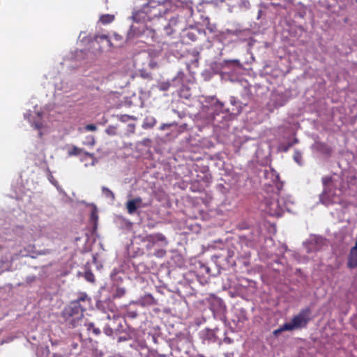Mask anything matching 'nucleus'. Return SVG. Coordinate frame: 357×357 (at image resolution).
Returning <instances> with one entry per match:
<instances>
[{
	"instance_id": "f257e3e1",
	"label": "nucleus",
	"mask_w": 357,
	"mask_h": 357,
	"mask_svg": "<svg viewBox=\"0 0 357 357\" xmlns=\"http://www.w3.org/2000/svg\"><path fill=\"white\" fill-rule=\"evenodd\" d=\"M84 310V306H79L76 302H70L61 312V316L67 324L71 327H75L78 321L82 317V312Z\"/></svg>"
},
{
	"instance_id": "f03ea898",
	"label": "nucleus",
	"mask_w": 357,
	"mask_h": 357,
	"mask_svg": "<svg viewBox=\"0 0 357 357\" xmlns=\"http://www.w3.org/2000/svg\"><path fill=\"white\" fill-rule=\"evenodd\" d=\"M290 204V202L281 204L279 195L274 193L270 200H266L265 211L269 215L280 216L284 210H289Z\"/></svg>"
},
{
	"instance_id": "7ed1b4c3",
	"label": "nucleus",
	"mask_w": 357,
	"mask_h": 357,
	"mask_svg": "<svg viewBox=\"0 0 357 357\" xmlns=\"http://www.w3.org/2000/svg\"><path fill=\"white\" fill-rule=\"evenodd\" d=\"M310 310L308 308L302 310L298 314L294 316L291 321L287 323L286 328L289 331H294L304 328L310 321Z\"/></svg>"
},
{
	"instance_id": "20e7f679",
	"label": "nucleus",
	"mask_w": 357,
	"mask_h": 357,
	"mask_svg": "<svg viewBox=\"0 0 357 357\" xmlns=\"http://www.w3.org/2000/svg\"><path fill=\"white\" fill-rule=\"evenodd\" d=\"M139 238L142 242L146 243V248L148 250L151 249L158 241L163 242L165 245H167L168 243L165 236L160 233L139 236Z\"/></svg>"
},
{
	"instance_id": "39448f33",
	"label": "nucleus",
	"mask_w": 357,
	"mask_h": 357,
	"mask_svg": "<svg viewBox=\"0 0 357 357\" xmlns=\"http://www.w3.org/2000/svg\"><path fill=\"white\" fill-rule=\"evenodd\" d=\"M146 206L142 202V199L140 197H136L135 199L128 200L126 203V208L129 214H133L136 212L137 208H143Z\"/></svg>"
},
{
	"instance_id": "423d86ee",
	"label": "nucleus",
	"mask_w": 357,
	"mask_h": 357,
	"mask_svg": "<svg viewBox=\"0 0 357 357\" xmlns=\"http://www.w3.org/2000/svg\"><path fill=\"white\" fill-rule=\"evenodd\" d=\"M135 303L141 305V306H148V305H153L157 304V301L154 298V297L151 294H144L143 296H141Z\"/></svg>"
},
{
	"instance_id": "0eeeda50",
	"label": "nucleus",
	"mask_w": 357,
	"mask_h": 357,
	"mask_svg": "<svg viewBox=\"0 0 357 357\" xmlns=\"http://www.w3.org/2000/svg\"><path fill=\"white\" fill-rule=\"evenodd\" d=\"M337 200L338 199L335 197L331 192L324 191L320 196L321 202L326 206L335 204L337 202Z\"/></svg>"
},
{
	"instance_id": "6e6552de",
	"label": "nucleus",
	"mask_w": 357,
	"mask_h": 357,
	"mask_svg": "<svg viewBox=\"0 0 357 357\" xmlns=\"http://www.w3.org/2000/svg\"><path fill=\"white\" fill-rule=\"evenodd\" d=\"M72 302H76L79 306H84V310L87 305L90 304L91 298L84 292H80L77 295V298Z\"/></svg>"
},
{
	"instance_id": "1a4fd4ad",
	"label": "nucleus",
	"mask_w": 357,
	"mask_h": 357,
	"mask_svg": "<svg viewBox=\"0 0 357 357\" xmlns=\"http://www.w3.org/2000/svg\"><path fill=\"white\" fill-rule=\"evenodd\" d=\"M156 119L153 116H146L143 121L142 127L144 129H150L156 124Z\"/></svg>"
},
{
	"instance_id": "9d476101",
	"label": "nucleus",
	"mask_w": 357,
	"mask_h": 357,
	"mask_svg": "<svg viewBox=\"0 0 357 357\" xmlns=\"http://www.w3.org/2000/svg\"><path fill=\"white\" fill-rule=\"evenodd\" d=\"M177 24V20L175 18H172L168 24L164 27L165 33L167 36H170L174 32V26H175Z\"/></svg>"
},
{
	"instance_id": "9b49d317",
	"label": "nucleus",
	"mask_w": 357,
	"mask_h": 357,
	"mask_svg": "<svg viewBox=\"0 0 357 357\" xmlns=\"http://www.w3.org/2000/svg\"><path fill=\"white\" fill-rule=\"evenodd\" d=\"M298 140L296 138H294L291 142L288 143H282L279 146V149L283 152H287L290 147H291L294 144H297Z\"/></svg>"
},
{
	"instance_id": "f8f14e48",
	"label": "nucleus",
	"mask_w": 357,
	"mask_h": 357,
	"mask_svg": "<svg viewBox=\"0 0 357 357\" xmlns=\"http://www.w3.org/2000/svg\"><path fill=\"white\" fill-rule=\"evenodd\" d=\"M317 149L324 154L329 155L331 153V149L324 143L317 142Z\"/></svg>"
},
{
	"instance_id": "ddd939ff",
	"label": "nucleus",
	"mask_w": 357,
	"mask_h": 357,
	"mask_svg": "<svg viewBox=\"0 0 357 357\" xmlns=\"http://www.w3.org/2000/svg\"><path fill=\"white\" fill-rule=\"evenodd\" d=\"M114 19V16L113 15H109V14H106V15H102L100 17V21L105 24H109L110 22H112Z\"/></svg>"
},
{
	"instance_id": "4468645a",
	"label": "nucleus",
	"mask_w": 357,
	"mask_h": 357,
	"mask_svg": "<svg viewBox=\"0 0 357 357\" xmlns=\"http://www.w3.org/2000/svg\"><path fill=\"white\" fill-rule=\"evenodd\" d=\"M102 191L103 195L106 197L110 198L112 201H114L115 199L114 194L113 193V192L112 190H110L107 187L103 186L102 188Z\"/></svg>"
},
{
	"instance_id": "2eb2a0df",
	"label": "nucleus",
	"mask_w": 357,
	"mask_h": 357,
	"mask_svg": "<svg viewBox=\"0 0 357 357\" xmlns=\"http://www.w3.org/2000/svg\"><path fill=\"white\" fill-rule=\"evenodd\" d=\"M197 30H190L187 32L186 37L192 41H195L197 39Z\"/></svg>"
},
{
	"instance_id": "dca6fc26",
	"label": "nucleus",
	"mask_w": 357,
	"mask_h": 357,
	"mask_svg": "<svg viewBox=\"0 0 357 357\" xmlns=\"http://www.w3.org/2000/svg\"><path fill=\"white\" fill-rule=\"evenodd\" d=\"M302 159H303L302 153L299 151L296 150L294 153V160H295V162L296 163H298L299 165H303Z\"/></svg>"
},
{
	"instance_id": "f3484780",
	"label": "nucleus",
	"mask_w": 357,
	"mask_h": 357,
	"mask_svg": "<svg viewBox=\"0 0 357 357\" xmlns=\"http://www.w3.org/2000/svg\"><path fill=\"white\" fill-rule=\"evenodd\" d=\"M87 330L90 331L92 330L93 333L98 335L100 333V330L96 327H95L94 324L92 322H89L85 324Z\"/></svg>"
},
{
	"instance_id": "a211bd4d",
	"label": "nucleus",
	"mask_w": 357,
	"mask_h": 357,
	"mask_svg": "<svg viewBox=\"0 0 357 357\" xmlns=\"http://www.w3.org/2000/svg\"><path fill=\"white\" fill-rule=\"evenodd\" d=\"M82 152H83L82 149H81L75 146H73L72 149L68 151V153L70 156H73V155H79Z\"/></svg>"
},
{
	"instance_id": "6ab92c4d",
	"label": "nucleus",
	"mask_w": 357,
	"mask_h": 357,
	"mask_svg": "<svg viewBox=\"0 0 357 357\" xmlns=\"http://www.w3.org/2000/svg\"><path fill=\"white\" fill-rule=\"evenodd\" d=\"M171 86L170 82H162L158 84V89L160 91H167Z\"/></svg>"
},
{
	"instance_id": "aec40b11",
	"label": "nucleus",
	"mask_w": 357,
	"mask_h": 357,
	"mask_svg": "<svg viewBox=\"0 0 357 357\" xmlns=\"http://www.w3.org/2000/svg\"><path fill=\"white\" fill-rule=\"evenodd\" d=\"M84 278L88 282H93L95 281V276L91 271H86L84 273Z\"/></svg>"
},
{
	"instance_id": "412c9836",
	"label": "nucleus",
	"mask_w": 357,
	"mask_h": 357,
	"mask_svg": "<svg viewBox=\"0 0 357 357\" xmlns=\"http://www.w3.org/2000/svg\"><path fill=\"white\" fill-rule=\"evenodd\" d=\"M119 119L122 121V122H126L130 119L132 120H136V117L135 116H130V115H128V114H124V115H121L119 117Z\"/></svg>"
},
{
	"instance_id": "4be33fe9",
	"label": "nucleus",
	"mask_w": 357,
	"mask_h": 357,
	"mask_svg": "<svg viewBox=\"0 0 357 357\" xmlns=\"http://www.w3.org/2000/svg\"><path fill=\"white\" fill-rule=\"evenodd\" d=\"M126 294V289L123 287H118L116 289L114 297L120 298Z\"/></svg>"
},
{
	"instance_id": "5701e85b",
	"label": "nucleus",
	"mask_w": 357,
	"mask_h": 357,
	"mask_svg": "<svg viewBox=\"0 0 357 357\" xmlns=\"http://www.w3.org/2000/svg\"><path fill=\"white\" fill-rule=\"evenodd\" d=\"M287 326V323L282 325L279 328L273 331V335L275 336H278L281 332L284 331H289V328H286L285 326Z\"/></svg>"
},
{
	"instance_id": "b1692460",
	"label": "nucleus",
	"mask_w": 357,
	"mask_h": 357,
	"mask_svg": "<svg viewBox=\"0 0 357 357\" xmlns=\"http://www.w3.org/2000/svg\"><path fill=\"white\" fill-rule=\"evenodd\" d=\"M116 128L114 126H109L107 129H106V132L109 135H115L116 134Z\"/></svg>"
},
{
	"instance_id": "393cba45",
	"label": "nucleus",
	"mask_w": 357,
	"mask_h": 357,
	"mask_svg": "<svg viewBox=\"0 0 357 357\" xmlns=\"http://www.w3.org/2000/svg\"><path fill=\"white\" fill-rule=\"evenodd\" d=\"M166 254V251L163 249L158 250L155 252L154 255L157 257H163Z\"/></svg>"
},
{
	"instance_id": "a878e982",
	"label": "nucleus",
	"mask_w": 357,
	"mask_h": 357,
	"mask_svg": "<svg viewBox=\"0 0 357 357\" xmlns=\"http://www.w3.org/2000/svg\"><path fill=\"white\" fill-rule=\"evenodd\" d=\"M214 107L216 110L222 111L223 109L224 104L218 100L216 101Z\"/></svg>"
},
{
	"instance_id": "bb28decb",
	"label": "nucleus",
	"mask_w": 357,
	"mask_h": 357,
	"mask_svg": "<svg viewBox=\"0 0 357 357\" xmlns=\"http://www.w3.org/2000/svg\"><path fill=\"white\" fill-rule=\"evenodd\" d=\"M135 131V124L130 123L128 125V132L129 134H133Z\"/></svg>"
},
{
	"instance_id": "cd10ccee",
	"label": "nucleus",
	"mask_w": 357,
	"mask_h": 357,
	"mask_svg": "<svg viewBox=\"0 0 357 357\" xmlns=\"http://www.w3.org/2000/svg\"><path fill=\"white\" fill-rule=\"evenodd\" d=\"M86 130L89 131H96L97 129V127L93 124H89L86 125L85 127Z\"/></svg>"
},
{
	"instance_id": "c85d7f7f",
	"label": "nucleus",
	"mask_w": 357,
	"mask_h": 357,
	"mask_svg": "<svg viewBox=\"0 0 357 357\" xmlns=\"http://www.w3.org/2000/svg\"><path fill=\"white\" fill-rule=\"evenodd\" d=\"M225 63H232L236 64L238 67H241V64L239 60H238V59L227 60V61H225Z\"/></svg>"
},
{
	"instance_id": "c756f323",
	"label": "nucleus",
	"mask_w": 357,
	"mask_h": 357,
	"mask_svg": "<svg viewBox=\"0 0 357 357\" xmlns=\"http://www.w3.org/2000/svg\"><path fill=\"white\" fill-rule=\"evenodd\" d=\"M105 333L107 335H112V333H113V331L111 328L109 327H106L105 328Z\"/></svg>"
},
{
	"instance_id": "7c9ffc66",
	"label": "nucleus",
	"mask_w": 357,
	"mask_h": 357,
	"mask_svg": "<svg viewBox=\"0 0 357 357\" xmlns=\"http://www.w3.org/2000/svg\"><path fill=\"white\" fill-rule=\"evenodd\" d=\"M249 2L248 1H243L240 5L241 7L248 8L249 7Z\"/></svg>"
},
{
	"instance_id": "2f4dec72",
	"label": "nucleus",
	"mask_w": 357,
	"mask_h": 357,
	"mask_svg": "<svg viewBox=\"0 0 357 357\" xmlns=\"http://www.w3.org/2000/svg\"><path fill=\"white\" fill-rule=\"evenodd\" d=\"M91 218L93 220H96L98 218L97 211L96 209L91 213Z\"/></svg>"
},
{
	"instance_id": "473e14b6",
	"label": "nucleus",
	"mask_w": 357,
	"mask_h": 357,
	"mask_svg": "<svg viewBox=\"0 0 357 357\" xmlns=\"http://www.w3.org/2000/svg\"><path fill=\"white\" fill-rule=\"evenodd\" d=\"M33 126L35 129H40L41 128V125L38 123H35Z\"/></svg>"
},
{
	"instance_id": "72a5a7b5",
	"label": "nucleus",
	"mask_w": 357,
	"mask_h": 357,
	"mask_svg": "<svg viewBox=\"0 0 357 357\" xmlns=\"http://www.w3.org/2000/svg\"><path fill=\"white\" fill-rule=\"evenodd\" d=\"M230 102L232 105H234L236 104V99L234 97H231V99H230Z\"/></svg>"
},
{
	"instance_id": "f704fd0d",
	"label": "nucleus",
	"mask_w": 357,
	"mask_h": 357,
	"mask_svg": "<svg viewBox=\"0 0 357 357\" xmlns=\"http://www.w3.org/2000/svg\"><path fill=\"white\" fill-rule=\"evenodd\" d=\"M183 73H181V72L178 73L177 76H176V77H175L172 81H174L176 78H178L180 77H183Z\"/></svg>"
},
{
	"instance_id": "c9c22d12",
	"label": "nucleus",
	"mask_w": 357,
	"mask_h": 357,
	"mask_svg": "<svg viewBox=\"0 0 357 357\" xmlns=\"http://www.w3.org/2000/svg\"><path fill=\"white\" fill-rule=\"evenodd\" d=\"M139 15V13H136L132 15V18L134 20H137V15Z\"/></svg>"
},
{
	"instance_id": "e433bc0d",
	"label": "nucleus",
	"mask_w": 357,
	"mask_h": 357,
	"mask_svg": "<svg viewBox=\"0 0 357 357\" xmlns=\"http://www.w3.org/2000/svg\"><path fill=\"white\" fill-rule=\"evenodd\" d=\"M227 33H229L234 34V35H237V31H229V30H227Z\"/></svg>"
},
{
	"instance_id": "4c0bfd02",
	"label": "nucleus",
	"mask_w": 357,
	"mask_h": 357,
	"mask_svg": "<svg viewBox=\"0 0 357 357\" xmlns=\"http://www.w3.org/2000/svg\"><path fill=\"white\" fill-rule=\"evenodd\" d=\"M284 1L289 3H293L294 0H284Z\"/></svg>"
},
{
	"instance_id": "58836bf2",
	"label": "nucleus",
	"mask_w": 357,
	"mask_h": 357,
	"mask_svg": "<svg viewBox=\"0 0 357 357\" xmlns=\"http://www.w3.org/2000/svg\"><path fill=\"white\" fill-rule=\"evenodd\" d=\"M85 154L91 158H93V154H91V153H85Z\"/></svg>"
},
{
	"instance_id": "ea45409f",
	"label": "nucleus",
	"mask_w": 357,
	"mask_h": 357,
	"mask_svg": "<svg viewBox=\"0 0 357 357\" xmlns=\"http://www.w3.org/2000/svg\"><path fill=\"white\" fill-rule=\"evenodd\" d=\"M52 183L55 185L56 186V188L59 189V187L57 186V182L56 181H52Z\"/></svg>"
},
{
	"instance_id": "a19ab883",
	"label": "nucleus",
	"mask_w": 357,
	"mask_h": 357,
	"mask_svg": "<svg viewBox=\"0 0 357 357\" xmlns=\"http://www.w3.org/2000/svg\"><path fill=\"white\" fill-rule=\"evenodd\" d=\"M132 313V317H135L137 316V313L136 312H131Z\"/></svg>"
},
{
	"instance_id": "79ce46f5",
	"label": "nucleus",
	"mask_w": 357,
	"mask_h": 357,
	"mask_svg": "<svg viewBox=\"0 0 357 357\" xmlns=\"http://www.w3.org/2000/svg\"><path fill=\"white\" fill-rule=\"evenodd\" d=\"M165 126H166V125H165V124H164V125H162V126H161L160 129H161V130H164V129H165Z\"/></svg>"
},
{
	"instance_id": "37998d69",
	"label": "nucleus",
	"mask_w": 357,
	"mask_h": 357,
	"mask_svg": "<svg viewBox=\"0 0 357 357\" xmlns=\"http://www.w3.org/2000/svg\"><path fill=\"white\" fill-rule=\"evenodd\" d=\"M213 298L214 299L217 300V301H218V302H220V299H218V298H216V297H215V296H213Z\"/></svg>"
},
{
	"instance_id": "c03bdc74",
	"label": "nucleus",
	"mask_w": 357,
	"mask_h": 357,
	"mask_svg": "<svg viewBox=\"0 0 357 357\" xmlns=\"http://www.w3.org/2000/svg\"><path fill=\"white\" fill-rule=\"evenodd\" d=\"M101 38H107V36H101Z\"/></svg>"
}]
</instances>
